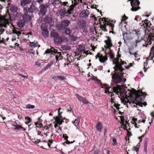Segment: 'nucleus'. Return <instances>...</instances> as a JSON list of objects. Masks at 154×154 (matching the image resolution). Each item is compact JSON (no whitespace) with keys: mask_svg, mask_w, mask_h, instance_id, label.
Returning a JSON list of instances; mask_svg holds the SVG:
<instances>
[{"mask_svg":"<svg viewBox=\"0 0 154 154\" xmlns=\"http://www.w3.org/2000/svg\"><path fill=\"white\" fill-rule=\"evenodd\" d=\"M25 22L23 19L20 20L17 22V25L19 27L22 28L23 27Z\"/></svg>","mask_w":154,"mask_h":154,"instance_id":"cd10ccee","label":"nucleus"},{"mask_svg":"<svg viewBox=\"0 0 154 154\" xmlns=\"http://www.w3.org/2000/svg\"><path fill=\"white\" fill-rule=\"evenodd\" d=\"M58 50L55 49L54 47H52L50 49H48L45 51L44 54H50L51 53V54L53 53L57 54L55 55V59L56 60V63H57L58 61L59 60H62L63 57L61 56V54L60 52H58Z\"/></svg>","mask_w":154,"mask_h":154,"instance_id":"423d86ee","label":"nucleus"},{"mask_svg":"<svg viewBox=\"0 0 154 154\" xmlns=\"http://www.w3.org/2000/svg\"><path fill=\"white\" fill-rule=\"evenodd\" d=\"M5 39L3 38H2V40H0V43H3L4 44H5Z\"/></svg>","mask_w":154,"mask_h":154,"instance_id":"0e129e2a","label":"nucleus"},{"mask_svg":"<svg viewBox=\"0 0 154 154\" xmlns=\"http://www.w3.org/2000/svg\"><path fill=\"white\" fill-rule=\"evenodd\" d=\"M79 24L81 26L84 27L86 25V21L83 20H81L79 21Z\"/></svg>","mask_w":154,"mask_h":154,"instance_id":"a19ab883","label":"nucleus"},{"mask_svg":"<svg viewBox=\"0 0 154 154\" xmlns=\"http://www.w3.org/2000/svg\"><path fill=\"white\" fill-rule=\"evenodd\" d=\"M23 14L20 12H17V15L18 17H22V19L26 22H30L32 19V14H29L26 8H23Z\"/></svg>","mask_w":154,"mask_h":154,"instance_id":"39448f33","label":"nucleus"},{"mask_svg":"<svg viewBox=\"0 0 154 154\" xmlns=\"http://www.w3.org/2000/svg\"><path fill=\"white\" fill-rule=\"evenodd\" d=\"M44 26V24H42L41 26L42 33L44 37L46 38L49 36V33L48 30Z\"/></svg>","mask_w":154,"mask_h":154,"instance_id":"f3484780","label":"nucleus"},{"mask_svg":"<svg viewBox=\"0 0 154 154\" xmlns=\"http://www.w3.org/2000/svg\"><path fill=\"white\" fill-rule=\"evenodd\" d=\"M141 26L145 28V32L146 33L148 31V37L145 39V46L147 47L148 46L152 43V40H153L154 37V27L151 26L152 24L150 21L145 20H142L141 23Z\"/></svg>","mask_w":154,"mask_h":154,"instance_id":"f03ea898","label":"nucleus"},{"mask_svg":"<svg viewBox=\"0 0 154 154\" xmlns=\"http://www.w3.org/2000/svg\"><path fill=\"white\" fill-rule=\"evenodd\" d=\"M72 0V5L70 6H73L74 8L75 6L77 5V1L78 0Z\"/></svg>","mask_w":154,"mask_h":154,"instance_id":"09e8293b","label":"nucleus"},{"mask_svg":"<svg viewBox=\"0 0 154 154\" xmlns=\"http://www.w3.org/2000/svg\"><path fill=\"white\" fill-rule=\"evenodd\" d=\"M63 137L64 138L65 140H67L68 138V137L66 134H63Z\"/></svg>","mask_w":154,"mask_h":154,"instance_id":"680f3d73","label":"nucleus"},{"mask_svg":"<svg viewBox=\"0 0 154 154\" xmlns=\"http://www.w3.org/2000/svg\"><path fill=\"white\" fill-rule=\"evenodd\" d=\"M60 118H59V117H55L54 118V119H55V122L59 125L62 124V122L60 121Z\"/></svg>","mask_w":154,"mask_h":154,"instance_id":"58836bf2","label":"nucleus"},{"mask_svg":"<svg viewBox=\"0 0 154 154\" xmlns=\"http://www.w3.org/2000/svg\"><path fill=\"white\" fill-rule=\"evenodd\" d=\"M127 130V135L128 136V140H129V137H130L131 136H132V133H131V132L128 131V130Z\"/></svg>","mask_w":154,"mask_h":154,"instance_id":"13d9d810","label":"nucleus"},{"mask_svg":"<svg viewBox=\"0 0 154 154\" xmlns=\"http://www.w3.org/2000/svg\"><path fill=\"white\" fill-rule=\"evenodd\" d=\"M44 21L45 23L50 24L52 23V19L51 17L46 16L44 18Z\"/></svg>","mask_w":154,"mask_h":154,"instance_id":"bb28decb","label":"nucleus"},{"mask_svg":"<svg viewBox=\"0 0 154 154\" xmlns=\"http://www.w3.org/2000/svg\"><path fill=\"white\" fill-rule=\"evenodd\" d=\"M108 53V54H109L110 56V58L112 59H113L114 58V55L112 53L111 50H110V51L109 53Z\"/></svg>","mask_w":154,"mask_h":154,"instance_id":"8fccbe9b","label":"nucleus"},{"mask_svg":"<svg viewBox=\"0 0 154 154\" xmlns=\"http://www.w3.org/2000/svg\"><path fill=\"white\" fill-rule=\"evenodd\" d=\"M74 7L73 6H70L68 9V11H69V13L67 14L66 16L72 20H74L75 18V14L72 11L74 10Z\"/></svg>","mask_w":154,"mask_h":154,"instance_id":"9b49d317","label":"nucleus"},{"mask_svg":"<svg viewBox=\"0 0 154 154\" xmlns=\"http://www.w3.org/2000/svg\"><path fill=\"white\" fill-rule=\"evenodd\" d=\"M31 2V0H22L21 1L20 5L22 6H25L29 4Z\"/></svg>","mask_w":154,"mask_h":154,"instance_id":"c85d7f7f","label":"nucleus"},{"mask_svg":"<svg viewBox=\"0 0 154 154\" xmlns=\"http://www.w3.org/2000/svg\"><path fill=\"white\" fill-rule=\"evenodd\" d=\"M136 146H134L132 149V150L134 151H136L137 153L139 151V147L138 146V144Z\"/></svg>","mask_w":154,"mask_h":154,"instance_id":"a18cd8bd","label":"nucleus"},{"mask_svg":"<svg viewBox=\"0 0 154 154\" xmlns=\"http://www.w3.org/2000/svg\"><path fill=\"white\" fill-rule=\"evenodd\" d=\"M112 140L113 141L112 145L113 146L116 145L117 144V140L116 139L114 138L113 137L112 138Z\"/></svg>","mask_w":154,"mask_h":154,"instance_id":"603ef678","label":"nucleus"},{"mask_svg":"<svg viewBox=\"0 0 154 154\" xmlns=\"http://www.w3.org/2000/svg\"><path fill=\"white\" fill-rule=\"evenodd\" d=\"M107 40H106L104 41V42L106 45V48H108L110 50H111L110 48L112 46V41L109 36H107Z\"/></svg>","mask_w":154,"mask_h":154,"instance_id":"dca6fc26","label":"nucleus"},{"mask_svg":"<svg viewBox=\"0 0 154 154\" xmlns=\"http://www.w3.org/2000/svg\"><path fill=\"white\" fill-rule=\"evenodd\" d=\"M69 38L72 41H75L78 39V37L74 35H69Z\"/></svg>","mask_w":154,"mask_h":154,"instance_id":"4c0bfd02","label":"nucleus"},{"mask_svg":"<svg viewBox=\"0 0 154 154\" xmlns=\"http://www.w3.org/2000/svg\"><path fill=\"white\" fill-rule=\"evenodd\" d=\"M125 119L123 117H122L121 118V121L122 124H124V122Z\"/></svg>","mask_w":154,"mask_h":154,"instance_id":"774afa93","label":"nucleus"},{"mask_svg":"<svg viewBox=\"0 0 154 154\" xmlns=\"http://www.w3.org/2000/svg\"><path fill=\"white\" fill-rule=\"evenodd\" d=\"M147 61H146V62H144V67L143 69H144V72H146L147 70Z\"/></svg>","mask_w":154,"mask_h":154,"instance_id":"3c124183","label":"nucleus"},{"mask_svg":"<svg viewBox=\"0 0 154 154\" xmlns=\"http://www.w3.org/2000/svg\"><path fill=\"white\" fill-rule=\"evenodd\" d=\"M146 95L145 93L139 90L137 91L134 88L131 90L128 89L127 91H125L124 94V96L127 98L125 100V104H127L128 107V104L133 107H137L136 106L137 105L140 106V103L144 101Z\"/></svg>","mask_w":154,"mask_h":154,"instance_id":"f257e3e1","label":"nucleus"},{"mask_svg":"<svg viewBox=\"0 0 154 154\" xmlns=\"http://www.w3.org/2000/svg\"><path fill=\"white\" fill-rule=\"evenodd\" d=\"M131 5L132 6L131 10L133 11H136L140 9L139 6L140 2L139 0H132L131 2Z\"/></svg>","mask_w":154,"mask_h":154,"instance_id":"1a4fd4ad","label":"nucleus"},{"mask_svg":"<svg viewBox=\"0 0 154 154\" xmlns=\"http://www.w3.org/2000/svg\"><path fill=\"white\" fill-rule=\"evenodd\" d=\"M114 73L112 76V82L115 84L119 83L122 81V79L121 75L116 73V72Z\"/></svg>","mask_w":154,"mask_h":154,"instance_id":"9d476101","label":"nucleus"},{"mask_svg":"<svg viewBox=\"0 0 154 154\" xmlns=\"http://www.w3.org/2000/svg\"><path fill=\"white\" fill-rule=\"evenodd\" d=\"M25 119L26 121L25 122V123L27 125H28L32 121L31 119L29 117H25Z\"/></svg>","mask_w":154,"mask_h":154,"instance_id":"79ce46f5","label":"nucleus"},{"mask_svg":"<svg viewBox=\"0 0 154 154\" xmlns=\"http://www.w3.org/2000/svg\"><path fill=\"white\" fill-rule=\"evenodd\" d=\"M154 57V45L151 48L149 56L147 58V60H152Z\"/></svg>","mask_w":154,"mask_h":154,"instance_id":"412c9836","label":"nucleus"},{"mask_svg":"<svg viewBox=\"0 0 154 154\" xmlns=\"http://www.w3.org/2000/svg\"><path fill=\"white\" fill-rule=\"evenodd\" d=\"M60 4L61 5H63L64 6L66 7H66L67 8L69 7H70L69 6V3L68 2H60Z\"/></svg>","mask_w":154,"mask_h":154,"instance_id":"37998d69","label":"nucleus"},{"mask_svg":"<svg viewBox=\"0 0 154 154\" xmlns=\"http://www.w3.org/2000/svg\"><path fill=\"white\" fill-rule=\"evenodd\" d=\"M24 8H26L27 11L29 13V14H33L32 13L36 11H38V9L37 8L35 5H33L32 4L30 6L29 8L24 7Z\"/></svg>","mask_w":154,"mask_h":154,"instance_id":"2eb2a0df","label":"nucleus"},{"mask_svg":"<svg viewBox=\"0 0 154 154\" xmlns=\"http://www.w3.org/2000/svg\"><path fill=\"white\" fill-rule=\"evenodd\" d=\"M90 14L89 11L86 9L82 10L80 14V16L81 17H85L88 16Z\"/></svg>","mask_w":154,"mask_h":154,"instance_id":"aec40b11","label":"nucleus"},{"mask_svg":"<svg viewBox=\"0 0 154 154\" xmlns=\"http://www.w3.org/2000/svg\"><path fill=\"white\" fill-rule=\"evenodd\" d=\"M61 108H59L58 109V116H57L56 117H59V118H62V116L61 115V114L63 113V110H62V112H60Z\"/></svg>","mask_w":154,"mask_h":154,"instance_id":"c03bdc74","label":"nucleus"},{"mask_svg":"<svg viewBox=\"0 0 154 154\" xmlns=\"http://www.w3.org/2000/svg\"><path fill=\"white\" fill-rule=\"evenodd\" d=\"M63 23L66 27L68 26L70 23V21L67 20H63L62 21Z\"/></svg>","mask_w":154,"mask_h":154,"instance_id":"f704fd0d","label":"nucleus"},{"mask_svg":"<svg viewBox=\"0 0 154 154\" xmlns=\"http://www.w3.org/2000/svg\"><path fill=\"white\" fill-rule=\"evenodd\" d=\"M112 92L115 93L119 95V94L121 97L124 96L125 91L124 88L119 85H117L116 86L113 87L112 88Z\"/></svg>","mask_w":154,"mask_h":154,"instance_id":"6e6552de","label":"nucleus"},{"mask_svg":"<svg viewBox=\"0 0 154 154\" xmlns=\"http://www.w3.org/2000/svg\"><path fill=\"white\" fill-rule=\"evenodd\" d=\"M128 18V17L125 15H123L122 17V18L121 20V22L120 23V24H122L123 23H126L125 20H127Z\"/></svg>","mask_w":154,"mask_h":154,"instance_id":"ea45409f","label":"nucleus"},{"mask_svg":"<svg viewBox=\"0 0 154 154\" xmlns=\"http://www.w3.org/2000/svg\"><path fill=\"white\" fill-rule=\"evenodd\" d=\"M14 15L10 14L8 13V14L6 13L5 15H0V28L3 27L6 28L8 26H11L12 25L11 21L14 20V18L13 17Z\"/></svg>","mask_w":154,"mask_h":154,"instance_id":"7ed1b4c3","label":"nucleus"},{"mask_svg":"<svg viewBox=\"0 0 154 154\" xmlns=\"http://www.w3.org/2000/svg\"><path fill=\"white\" fill-rule=\"evenodd\" d=\"M133 66V64L132 63H130L128 66H125V67L126 69H128L130 67L132 66Z\"/></svg>","mask_w":154,"mask_h":154,"instance_id":"e2e57ef3","label":"nucleus"},{"mask_svg":"<svg viewBox=\"0 0 154 154\" xmlns=\"http://www.w3.org/2000/svg\"><path fill=\"white\" fill-rule=\"evenodd\" d=\"M48 142L47 143L48 145L49 148H51L50 147V144H51L53 142V140L52 139L49 140Z\"/></svg>","mask_w":154,"mask_h":154,"instance_id":"bf43d9fd","label":"nucleus"},{"mask_svg":"<svg viewBox=\"0 0 154 154\" xmlns=\"http://www.w3.org/2000/svg\"><path fill=\"white\" fill-rule=\"evenodd\" d=\"M17 7L15 5L11 6L10 8V11L13 13H14L16 12L17 10Z\"/></svg>","mask_w":154,"mask_h":154,"instance_id":"c9c22d12","label":"nucleus"},{"mask_svg":"<svg viewBox=\"0 0 154 154\" xmlns=\"http://www.w3.org/2000/svg\"><path fill=\"white\" fill-rule=\"evenodd\" d=\"M59 13L61 16H66L67 14L69 13V11H68V10L66 11V8H64L63 9H61L60 10Z\"/></svg>","mask_w":154,"mask_h":154,"instance_id":"4be33fe9","label":"nucleus"},{"mask_svg":"<svg viewBox=\"0 0 154 154\" xmlns=\"http://www.w3.org/2000/svg\"><path fill=\"white\" fill-rule=\"evenodd\" d=\"M35 107L34 105H32L30 104H27L26 106V108L28 109H34Z\"/></svg>","mask_w":154,"mask_h":154,"instance_id":"49530a36","label":"nucleus"},{"mask_svg":"<svg viewBox=\"0 0 154 154\" xmlns=\"http://www.w3.org/2000/svg\"><path fill=\"white\" fill-rule=\"evenodd\" d=\"M105 56H103L102 54H100V53H98L96 56V58L97 59L98 58L99 61L101 63L105 62L108 60L107 55L108 53H106V51H105Z\"/></svg>","mask_w":154,"mask_h":154,"instance_id":"f8f14e48","label":"nucleus"},{"mask_svg":"<svg viewBox=\"0 0 154 154\" xmlns=\"http://www.w3.org/2000/svg\"><path fill=\"white\" fill-rule=\"evenodd\" d=\"M54 40V43L57 45L60 44L63 41L62 38L59 35L55 38Z\"/></svg>","mask_w":154,"mask_h":154,"instance_id":"5701e85b","label":"nucleus"},{"mask_svg":"<svg viewBox=\"0 0 154 154\" xmlns=\"http://www.w3.org/2000/svg\"><path fill=\"white\" fill-rule=\"evenodd\" d=\"M13 33L17 35L18 36H20L21 34V32L19 31V29L18 28H15L13 29Z\"/></svg>","mask_w":154,"mask_h":154,"instance_id":"7c9ffc66","label":"nucleus"},{"mask_svg":"<svg viewBox=\"0 0 154 154\" xmlns=\"http://www.w3.org/2000/svg\"><path fill=\"white\" fill-rule=\"evenodd\" d=\"M75 95L77 97L78 99L83 103L87 104L89 103V101L85 98L80 96L78 94H76Z\"/></svg>","mask_w":154,"mask_h":154,"instance_id":"a211bd4d","label":"nucleus"},{"mask_svg":"<svg viewBox=\"0 0 154 154\" xmlns=\"http://www.w3.org/2000/svg\"><path fill=\"white\" fill-rule=\"evenodd\" d=\"M12 125L15 127V128H14L15 130H19L20 129H22L23 130V131L26 130V129L24 128L21 125H15L14 124Z\"/></svg>","mask_w":154,"mask_h":154,"instance_id":"72a5a7b5","label":"nucleus"},{"mask_svg":"<svg viewBox=\"0 0 154 154\" xmlns=\"http://www.w3.org/2000/svg\"><path fill=\"white\" fill-rule=\"evenodd\" d=\"M80 121V118H78L77 119L75 120V123H76L78 125L79 124Z\"/></svg>","mask_w":154,"mask_h":154,"instance_id":"69168bd1","label":"nucleus"},{"mask_svg":"<svg viewBox=\"0 0 154 154\" xmlns=\"http://www.w3.org/2000/svg\"><path fill=\"white\" fill-rule=\"evenodd\" d=\"M65 32L66 35H69L70 33V30L69 29H66L65 30Z\"/></svg>","mask_w":154,"mask_h":154,"instance_id":"6e6d98bb","label":"nucleus"},{"mask_svg":"<svg viewBox=\"0 0 154 154\" xmlns=\"http://www.w3.org/2000/svg\"><path fill=\"white\" fill-rule=\"evenodd\" d=\"M40 11L38 12L39 15L43 16L45 15L47 12V9L45 7V5L42 4L39 7Z\"/></svg>","mask_w":154,"mask_h":154,"instance_id":"4468645a","label":"nucleus"},{"mask_svg":"<svg viewBox=\"0 0 154 154\" xmlns=\"http://www.w3.org/2000/svg\"><path fill=\"white\" fill-rule=\"evenodd\" d=\"M123 36L124 41L125 43L126 42V41L127 40H130L132 39V38L129 34H126V36L125 35H124Z\"/></svg>","mask_w":154,"mask_h":154,"instance_id":"2f4dec72","label":"nucleus"},{"mask_svg":"<svg viewBox=\"0 0 154 154\" xmlns=\"http://www.w3.org/2000/svg\"><path fill=\"white\" fill-rule=\"evenodd\" d=\"M148 142L146 140L144 143V152L146 153L147 152V146Z\"/></svg>","mask_w":154,"mask_h":154,"instance_id":"de8ad7c7","label":"nucleus"},{"mask_svg":"<svg viewBox=\"0 0 154 154\" xmlns=\"http://www.w3.org/2000/svg\"><path fill=\"white\" fill-rule=\"evenodd\" d=\"M96 130L98 131L101 132L102 129V126L100 121H98L95 126Z\"/></svg>","mask_w":154,"mask_h":154,"instance_id":"b1692460","label":"nucleus"},{"mask_svg":"<svg viewBox=\"0 0 154 154\" xmlns=\"http://www.w3.org/2000/svg\"><path fill=\"white\" fill-rule=\"evenodd\" d=\"M57 27L58 29L59 30H64L66 28V27L64 26V25L62 21L60 23L58 24L57 25Z\"/></svg>","mask_w":154,"mask_h":154,"instance_id":"a878e982","label":"nucleus"},{"mask_svg":"<svg viewBox=\"0 0 154 154\" xmlns=\"http://www.w3.org/2000/svg\"><path fill=\"white\" fill-rule=\"evenodd\" d=\"M120 104H119L118 103H115L113 106L118 110V111L119 112V113L122 115V114H123V112H122L120 111V110H119L120 109L119 106H120Z\"/></svg>","mask_w":154,"mask_h":154,"instance_id":"e433bc0d","label":"nucleus"},{"mask_svg":"<svg viewBox=\"0 0 154 154\" xmlns=\"http://www.w3.org/2000/svg\"><path fill=\"white\" fill-rule=\"evenodd\" d=\"M80 46H81V48L80 49V51L81 52H82L85 50V49L82 45H81L80 46Z\"/></svg>","mask_w":154,"mask_h":154,"instance_id":"338daca9","label":"nucleus"},{"mask_svg":"<svg viewBox=\"0 0 154 154\" xmlns=\"http://www.w3.org/2000/svg\"><path fill=\"white\" fill-rule=\"evenodd\" d=\"M50 35L54 38V40L59 36L57 32L54 31H51Z\"/></svg>","mask_w":154,"mask_h":154,"instance_id":"c756f323","label":"nucleus"},{"mask_svg":"<svg viewBox=\"0 0 154 154\" xmlns=\"http://www.w3.org/2000/svg\"><path fill=\"white\" fill-rule=\"evenodd\" d=\"M92 154H101V152L100 150L97 149L95 150Z\"/></svg>","mask_w":154,"mask_h":154,"instance_id":"5fc2aeb1","label":"nucleus"},{"mask_svg":"<svg viewBox=\"0 0 154 154\" xmlns=\"http://www.w3.org/2000/svg\"><path fill=\"white\" fill-rule=\"evenodd\" d=\"M30 45L31 47L33 48L38 47H39L40 46V45H38V43L37 42H36L35 43L34 42H30Z\"/></svg>","mask_w":154,"mask_h":154,"instance_id":"473e14b6","label":"nucleus"},{"mask_svg":"<svg viewBox=\"0 0 154 154\" xmlns=\"http://www.w3.org/2000/svg\"><path fill=\"white\" fill-rule=\"evenodd\" d=\"M120 59L119 58H114L112 60L113 63L115 65L114 67V69L115 71V72L119 70L121 72H122L124 70L119 64Z\"/></svg>","mask_w":154,"mask_h":154,"instance_id":"0eeeda50","label":"nucleus"},{"mask_svg":"<svg viewBox=\"0 0 154 154\" xmlns=\"http://www.w3.org/2000/svg\"><path fill=\"white\" fill-rule=\"evenodd\" d=\"M35 65L37 66H41V64L40 61H37L35 62Z\"/></svg>","mask_w":154,"mask_h":154,"instance_id":"052dcab7","label":"nucleus"},{"mask_svg":"<svg viewBox=\"0 0 154 154\" xmlns=\"http://www.w3.org/2000/svg\"><path fill=\"white\" fill-rule=\"evenodd\" d=\"M120 60L121 62H119V64L121 65V66H122V65H124L125 64H127L126 62L122 61L121 59H120Z\"/></svg>","mask_w":154,"mask_h":154,"instance_id":"4d7b16f0","label":"nucleus"},{"mask_svg":"<svg viewBox=\"0 0 154 154\" xmlns=\"http://www.w3.org/2000/svg\"><path fill=\"white\" fill-rule=\"evenodd\" d=\"M100 24V29L104 32H106L108 31L106 27H108L109 29V32L110 33H112L114 34H116V33L114 31V25L111 23L110 22L106 21L104 22V24L103 25L101 24Z\"/></svg>","mask_w":154,"mask_h":154,"instance_id":"20e7f679","label":"nucleus"},{"mask_svg":"<svg viewBox=\"0 0 154 154\" xmlns=\"http://www.w3.org/2000/svg\"><path fill=\"white\" fill-rule=\"evenodd\" d=\"M109 87L107 88L106 87H105V93H106L107 92H108L109 94H111V95H110V97H111V103H114L115 98L114 97H112L114 95L113 93L112 92V90H111L110 91H109Z\"/></svg>","mask_w":154,"mask_h":154,"instance_id":"6ab92c4d","label":"nucleus"},{"mask_svg":"<svg viewBox=\"0 0 154 154\" xmlns=\"http://www.w3.org/2000/svg\"><path fill=\"white\" fill-rule=\"evenodd\" d=\"M52 79L55 80V81H57V80H64L66 79V77L63 75H57L53 77Z\"/></svg>","mask_w":154,"mask_h":154,"instance_id":"393cba45","label":"nucleus"},{"mask_svg":"<svg viewBox=\"0 0 154 154\" xmlns=\"http://www.w3.org/2000/svg\"><path fill=\"white\" fill-rule=\"evenodd\" d=\"M16 46L18 47L19 46V44H17L16 42H14L13 45H10V47L11 48H13L15 47Z\"/></svg>","mask_w":154,"mask_h":154,"instance_id":"864d4df0","label":"nucleus"},{"mask_svg":"<svg viewBox=\"0 0 154 154\" xmlns=\"http://www.w3.org/2000/svg\"><path fill=\"white\" fill-rule=\"evenodd\" d=\"M133 32L137 37V39L135 40V42L137 44L140 42L143 39V38L141 35L140 31L139 29H137L136 30H134Z\"/></svg>","mask_w":154,"mask_h":154,"instance_id":"ddd939ff","label":"nucleus"}]
</instances>
